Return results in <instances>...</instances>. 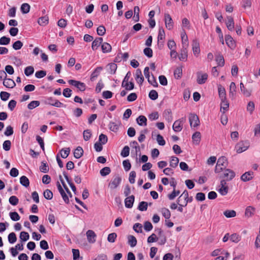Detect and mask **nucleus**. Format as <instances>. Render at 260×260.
Here are the masks:
<instances>
[{"mask_svg":"<svg viewBox=\"0 0 260 260\" xmlns=\"http://www.w3.org/2000/svg\"><path fill=\"white\" fill-rule=\"evenodd\" d=\"M183 125L180 121L176 120L173 125V129L175 132H179L182 129Z\"/></svg>","mask_w":260,"mask_h":260,"instance_id":"29","label":"nucleus"},{"mask_svg":"<svg viewBox=\"0 0 260 260\" xmlns=\"http://www.w3.org/2000/svg\"><path fill=\"white\" fill-rule=\"evenodd\" d=\"M20 9L23 14H27L29 12L30 6L27 3H24L21 5Z\"/></svg>","mask_w":260,"mask_h":260,"instance_id":"41","label":"nucleus"},{"mask_svg":"<svg viewBox=\"0 0 260 260\" xmlns=\"http://www.w3.org/2000/svg\"><path fill=\"white\" fill-rule=\"evenodd\" d=\"M102 50L103 53H108L111 51V46L108 43H103L101 45Z\"/></svg>","mask_w":260,"mask_h":260,"instance_id":"31","label":"nucleus"},{"mask_svg":"<svg viewBox=\"0 0 260 260\" xmlns=\"http://www.w3.org/2000/svg\"><path fill=\"white\" fill-rule=\"evenodd\" d=\"M253 177V173L252 171H248L244 173L241 177L242 181L246 182L251 180Z\"/></svg>","mask_w":260,"mask_h":260,"instance_id":"15","label":"nucleus"},{"mask_svg":"<svg viewBox=\"0 0 260 260\" xmlns=\"http://www.w3.org/2000/svg\"><path fill=\"white\" fill-rule=\"evenodd\" d=\"M249 146V145L247 142L241 141L236 144L235 149L237 153H240L246 151Z\"/></svg>","mask_w":260,"mask_h":260,"instance_id":"1","label":"nucleus"},{"mask_svg":"<svg viewBox=\"0 0 260 260\" xmlns=\"http://www.w3.org/2000/svg\"><path fill=\"white\" fill-rule=\"evenodd\" d=\"M218 91L219 98L220 100H225L226 99V93L224 87L220 85L218 87Z\"/></svg>","mask_w":260,"mask_h":260,"instance_id":"24","label":"nucleus"},{"mask_svg":"<svg viewBox=\"0 0 260 260\" xmlns=\"http://www.w3.org/2000/svg\"><path fill=\"white\" fill-rule=\"evenodd\" d=\"M20 183L23 186L27 187L29 185V181L25 176H22L20 178Z\"/></svg>","mask_w":260,"mask_h":260,"instance_id":"38","label":"nucleus"},{"mask_svg":"<svg viewBox=\"0 0 260 260\" xmlns=\"http://www.w3.org/2000/svg\"><path fill=\"white\" fill-rule=\"evenodd\" d=\"M119 125L120 123L118 124L114 122H110L109 124V128L111 131L116 132L119 128Z\"/></svg>","mask_w":260,"mask_h":260,"instance_id":"37","label":"nucleus"},{"mask_svg":"<svg viewBox=\"0 0 260 260\" xmlns=\"http://www.w3.org/2000/svg\"><path fill=\"white\" fill-rule=\"evenodd\" d=\"M216 61L219 66L223 67L224 64V59L222 55L219 54L217 56Z\"/></svg>","mask_w":260,"mask_h":260,"instance_id":"49","label":"nucleus"},{"mask_svg":"<svg viewBox=\"0 0 260 260\" xmlns=\"http://www.w3.org/2000/svg\"><path fill=\"white\" fill-rule=\"evenodd\" d=\"M121 182V178L118 176H115L109 183L108 187L111 189L116 188Z\"/></svg>","mask_w":260,"mask_h":260,"instance_id":"3","label":"nucleus"},{"mask_svg":"<svg viewBox=\"0 0 260 260\" xmlns=\"http://www.w3.org/2000/svg\"><path fill=\"white\" fill-rule=\"evenodd\" d=\"M69 83L72 86H75L81 91H84L86 89V85L84 83L75 80H70Z\"/></svg>","mask_w":260,"mask_h":260,"instance_id":"4","label":"nucleus"},{"mask_svg":"<svg viewBox=\"0 0 260 260\" xmlns=\"http://www.w3.org/2000/svg\"><path fill=\"white\" fill-rule=\"evenodd\" d=\"M192 141L196 145H198L201 141V133L199 132H195L192 136Z\"/></svg>","mask_w":260,"mask_h":260,"instance_id":"27","label":"nucleus"},{"mask_svg":"<svg viewBox=\"0 0 260 260\" xmlns=\"http://www.w3.org/2000/svg\"><path fill=\"white\" fill-rule=\"evenodd\" d=\"M11 142L10 140H6L4 142L3 144V149L5 151H9L11 149Z\"/></svg>","mask_w":260,"mask_h":260,"instance_id":"60","label":"nucleus"},{"mask_svg":"<svg viewBox=\"0 0 260 260\" xmlns=\"http://www.w3.org/2000/svg\"><path fill=\"white\" fill-rule=\"evenodd\" d=\"M187 48L182 47L180 52L178 55L179 59L180 61H186L187 60Z\"/></svg>","mask_w":260,"mask_h":260,"instance_id":"8","label":"nucleus"},{"mask_svg":"<svg viewBox=\"0 0 260 260\" xmlns=\"http://www.w3.org/2000/svg\"><path fill=\"white\" fill-rule=\"evenodd\" d=\"M181 37L182 40V47H188V37L184 31H182L181 34Z\"/></svg>","mask_w":260,"mask_h":260,"instance_id":"25","label":"nucleus"},{"mask_svg":"<svg viewBox=\"0 0 260 260\" xmlns=\"http://www.w3.org/2000/svg\"><path fill=\"white\" fill-rule=\"evenodd\" d=\"M34 72V69L32 66H28L25 68L24 74L26 76H29Z\"/></svg>","mask_w":260,"mask_h":260,"instance_id":"54","label":"nucleus"},{"mask_svg":"<svg viewBox=\"0 0 260 260\" xmlns=\"http://www.w3.org/2000/svg\"><path fill=\"white\" fill-rule=\"evenodd\" d=\"M49 22V18L47 16H44L40 17L38 20V23L41 26L46 25Z\"/></svg>","mask_w":260,"mask_h":260,"instance_id":"32","label":"nucleus"},{"mask_svg":"<svg viewBox=\"0 0 260 260\" xmlns=\"http://www.w3.org/2000/svg\"><path fill=\"white\" fill-rule=\"evenodd\" d=\"M102 70V67H97L91 75V80H93L94 78H96L100 75V73Z\"/></svg>","mask_w":260,"mask_h":260,"instance_id":"35","label":"nucleus"},{"mask_svg":"<svg viewBox=\"0 0 260 260\" xmlns=\"http://www.w3.org/2000/svg\"><path fill=\"white\" fill-rule=\"evenodd\" d=\"M226 25L228 29L230 31H233L234 29V21L233 18L231 16L227 17V21H226Z\"/></svg>","mask_w":260,"mask_h":260,"instance_id":"19","label":"nucleus"},{"mask_svg":"<svg viewBox=\"0 0 260 260\" xmlns=\"http://www.w3.org/2000/svg\"><path fill=\"white\" fill-rule=\"evenodd\" d=\"M111 172V169L109 167H106L100 170V174L102 176H106L109 175Z\"/></svg>","mask_w":260,"mask_h":260,"instance_id":"53","label":"nucleus"},{"mask_svg":"<svg viewBox=\"0 0 260 260\" xmlns=\"http://www.w3.org/2000/svg\"><path fill=\"white\" fill-rule=\"evenodd\" d=\"M87 239L88 241L90 243H94L96 240V235L92 230H88L86 232Z\"/></svg>","mask_w":260,"mask_h":260,"instance_id":"10","label":"nucleus"},{"mask_svg":"<svg viewBox=\"0 0 260 260\" xmlns=\"http://www.w3.org/2000/svg\"><path fill=\"white\" fill-rule=\"evenodd\" d=\"M107 68L108 71L110 74H114L117 70V66L116 63L112 62L108 64Z\"/></svg>","mask_w":260,"mask_h":260,"instance_id":"26","label":"nucleus"},{"mask_svg":"<svg viewBox=\"0 0 260 260\" xmlns=\"http://www.w3.org/2000/svg\"><path fill=\"white\" fill-rule=\"evenodd\" d=\"M129 154V148L127 146H124L121 152V155L123 157H125L128 156Z\"/></svg>","mask_w":260,"mask_h":260,"instance_id":"56","label":"nucleus"},{"mask_svg":"<svg viewBox=\"0 0 260 260\" xmlns=\"http://www.w3.org/2000/svg\"><path fill=\"white\" fill-rule=\"evenodd\" d=\"M192 46L194 55L198 56L200 52L199 43L197 40H193Z\"/></svg>","mask_w":260,"mask_h":260,"instance_id":"20","label":"nucleus"},{"mask_svg":"<svg viewBox=\"0 0 260 260\" xmlns=\"http://www.w3.org/2000/svg\"><path fill=\"white\" fill-rule=\"evenodd\" d=\"M182 74V69L181 67L177 68L174 72V75L176 79H179L181 78Z\"/></svg>","mask_w":260,"mask_h":260,"instance_id":"48","label":"nucleus"},{"mask_svg":"<svg viewBox=\"0 0 260 260\" xmlns=\"http://www.w3.org/2000/svg\"><path fill=\"white\" fill-rule=\"evenodd\" d=\"M135 79L137 82L141 85L144 81V77L142 74V72L140 69H137L135 73Z\"/></svg>","mask_w":260,"mask_h":260,"instance_id":"13","label":"nucleus"},{"mask_svg":"<svg viewBox=\"0 0 260 260\" xmlns=\"http://www.w3.org/2000/svg\"><path fill=\"white\" fill-rule=\"evenodd\" d=\"M165 38V32L164 29L161 27L159 29V32L158 35V44H159L160 41L163 40Z\"/></svg>","mask_w":260,"mask_h":260,"instance_id":"47","label":"nucleus"},{"mask_svg":"<svg viewBox=\"0 0 260 260\" xmlns=\"http://www.w3.org/2000/svg\"><path fill=\"white\" fill-rule=\"evenodd\" d=\"M236 86L234 82H231L230 86L229 95L230 96L234 97L236 94Z\"/></svg>","mask_w":260,"mask_h":260,"instance_id":"36","label":"nucleus"},{"mask_svg":"<svg viewBox=\"0 0 260 260\" xmlns=\"http://www.w3.org/2000/svg\"><path fill=\"white\" fill-rule=\"evenodd\" d=\"M96 31L99 36H102L106 33V28L103 25H100L97 28Z\"/></svg>","mask_w":260,"mask_h":260,"instance_id":"62","label":"nucleus"},{"mask_svg":"<svg viewBox=\"0 0 260 260\" xmlns=\"http://www.w3.org/2000/svg\"><path fill=\"white\" fill-rule=\"evenodd\" d=\"M224 215L227 218L234 217L236 215V212L234 210H226L223 212Z\"/></svg>","mask_w":260,"mask_h":260,"instance_id":"44","label":"nucleus"},{"mask_svg":"<svg viewBox=\"0 0 260 260\" xmlns=\"http://www.w3.org/2000/svg\"><path fill=\"white\" fill-rule=\"evenodd\" d=\"M83 154V150L80 146H78L74 152V156L76 158H80Z\"/></svg>","mask_w":260,"mask_h":260,"instance_id":"30","label":"nucleus"},{"mask_svg":"<svg viewBox=\"0 0 260 260\" xmlns=\"http://www.w3.org/2000/svg\"><path fill=\"white\" fill-rule=\"evenodd\" d=\"M147 207L148 203L146 202L142 201L139 203L138 209L141 211H144L147 210Z\"/></svg>","mask_w":260,"mask_h":260,"instance_id":"52","label":"nucleus"},{"mask_svg":"<svg viewBox=\"0 0 260 260\" xmlns=\"http://www.w3.org/2000/svg\"><path fill=\"white\" fill-rule=\"evenodd\" d=\"M165 21L166 28L171 30L173 27V21L169 14H165Z\"/></svg>","mask_w":260,"mask_h":260,"instance_id":"5","label":"nucleus"},{"mask_svg":"<svg viewBox=\"0 0 260 260\" xmlns=\"http://www.w3.org/2000/svg\"><path fill=\"white\" fill-rule=\"evenodd\" d=\"M43 194L44 198L47 200H51L53 198V193L49 189H46Z\"/></svg>","mask_w":260,"mask_h":260,"instance_id":"55","label":"nucleus"},{"mask_svg":"<svg viewBox=\"0 0 260 260\" xmlns=\"http://www.w3.org/2000/svg\"><path fill=\"white\" fill-rule=\"evenodd\" d=\"M11 219L13 221H18L20 219V217L16 212H12L10 213Z\"/></svg>","mask_w":260,"mask_h":260,"instance_id":"61","label":"nucleus"},{"mask_svg":"<svg viewBox=\"0 0 260 260\" xmlns=\"http://www.w3.org/2000/svg\"><path fill=\"white\" fill-rule=\"evenodd\" d=\"M225 41L226 45L231 49H234L236 47L235 41L230 35H226L225 37Z\"/></svg>","mask_w":260,"mask_h":260,"instance_id":"11","label":"nucleus"},{"mask_svg":"<svg viewBox=\"0 0 260 260\" xmlns=\"http://www.w3.org/2000/svg\"><path fill=\"white\" fill-rule=\"evenodd\" d=\"M149 98L152 100H155L158 98V93L155 90H151L149 93Z\"/></svg>","mask_w":260,"mask_h":260,"instance_id":"59","label":"nucleus"},{"mask_svg":"<svg viewBox=\"0 0 260 260\" xmlns=\"http://www.w3.org/2000/svg\"><path fill=\"white\" fill-rule=\"evenodd\" d=\"M180 193L179 190H176L175 188L173 189V192L169 194L168 197L169 200H174L177 196H178Z\"/></svg>","mask_w":260,"mask_h":260,"instance_id":"57","label":"nucleus"},{"mask_svg":"<svg viewBox=\"0 0 260 260\" xmlns=\"http://www.w3.org/2000/svg\"><path fill=\"white\" fill-rule=\"evenodd\" d=\"M158 236L159 237L157 240L158 241V243L160 245H164L167 241V239L162 230H159Z\"/></svg>","mask_w":260,"mask_h":260,"instance_id":"17","label":"nucleus"},{"mask_svg":"<svg viewBox=\"0 0 260 260\" xmlns=\"http://www.w3.org/2000/svg\"><path fill=\"white\" fill-rule=\"evenodd\" d=\"M135 15L133 19L135 22H138L139 20V12L140 9L138 6H135L134 8Z\"/></svg>","mask_w":260,"mask_h":260,"instance_id":"45","label":"nucleus"},{"mask_svg":"<svg viewBox=\"0 0 260 260\" xmlns=\"http://www.w3.org/2000/svg\"><path fill=\"white\" fill-rule=\"evenodd\" d=\"M255 209L252 206H248L245 210V215L247 217H251L254 215Z\"/></svg>","mask_w":260,"mask_h":260,"instance_id":"23","label":"nucleus"},{"mask_svg":"<svg viewBox=\"0 0 260 260\" xmlns=\"http://www.w3.org/2000/svg\"><path fill=\"white\" fill-rule=\"evenodd\" d=\"M121 86L127 90H131L134 88V84L132 82H122Z\"/></svg>","mask_w":260,"mask_h":260,"instance_id":"33","label":"nucleus"},{"mask_svg":"<svg viewBox=\"0 0 260 260\" xmlns=\"http://www.w3.org/2000/svg\"><path fill=\"white\" fill-rule=\"evenodd\" d=\"M189 121L191 127H196L200 124L199 117L194 113H190L189 114Z\"/></svg>","mask_w":260,"mask_h":260,"instance_id":"2","label":"nucleus"},{"mask_svg":"<svg viewBox=\"0 0 260 260\" xmlns=\"http://www.w3.org/2000/svg\"><path fill=\"white\" fill-rule=\"evenodd\" d=\"M241 237L236 233L231 235L230 238V240L234 243H238L241 240Z\"/></svg>","mask_w":260,"mask_h":260,"instance_id":"43","label":"nucleus"},{"mask_svg":"<svg viewBox=\"0 0 260 260\" xmlns=\"http://www.w3.org/2000/svg\"><path fill=\"white\" fill-rule=\"evenodd\" d=\"M207 73H202L201 72L197 73V82L199 84H203L206 82L208 78Z\"/></svg>","mask_w":260,"mask_h":260,"instance_id":"7","label":"nucleus"},{"mask_svg":"<svg viewBox=\"0 0 260 260\" xmlns=\"http://www.w3.org/2000/svg\"><path fill=\"white\" fill-rule=\"evenodd\" d=\"M235 176V172L230 169H225L223 172V177L227 181L232 180Z\"/></svg>","mask_w":260,"mask_h":260,"instance_id":"6","label":"nucleus"},{"mask_svg":"<svg viewBox=\"0 0 260 260\" xmlns=\"http://www.w3.org/2000/svg\"><path fill=\"white\" fill-rule=\"evenodd\" d=\"M102 38H96L92 43L91 48L93 50H95L102 44L103 42Z\"/></svg>","mask_w":260,"mask_h":260,"instance_id":"18","label":"nucleus"},{"mask_svg":"<svg viewBox=\"0 0 260 260\" xmlns=\"http://www.w3.org/2000/svg\"><path fill=\"white\" fill-rule=\"evenodd\" d=\"M179 159L175 156H172L170 162V166L173 168H175L178 164Z\"/></svg>","mask_w":260,"mask_h":260,"instance_id":"40","label":"nucleus"},{"mask_svg":"<svg viewBox=\"0 0 260 260\" xmlns=\"http://www.w3.org/2000/svg\"><path fill=\"white\" fill-rule=\"evenodd\" d=\"M128 244L132 247L137 245V241L136 238L132 235H129L127 237Z\"/></svg>","mask_w":260,"mask_h":260,"instance_id":"34","label":"nucleus"},{"mask_svg":"<svg viewBox=\"0 0 260 260\" xmlns=\"http://www.w3.org/2000/svg\"><path fill=\"white\" fill-rule=\"evenodd\" d=\"M40 105V102L38 101H32L27 105V108L29 110H32Z\"/></svg>","mask_w":260,"mask_h":260,"instance_id":"51","label":"nucleus"},{"mask_svg":"<svg viewBox=\"0 0 260 260\" xmlns=\"http://www.w3.org/2000/svg\"><path fill=\"white\" fill-rule=\"evenodd\" d=\"M229 103L226 99L225 100H221L220 103V111L224 114L225 112L229 110Z\"/></svg>","mask_w":260,"mask_h":260,"instance_id":"14","label":"nucleus"},{"mask_svg":"<svg viewBox=\"0 0 260 260\" xmlns=\"http://www.w3.org/2000/svg\"><path fill=\"white\" fill-rule=\"evenodd\" d=\"M163 116L168 122H171L173 119L172 111L170 109H167L163 113Z\"/></svg>","mask_w":260,"mask_h":260,"instance_id":"22","label":"nucleus"},{"mask_svg":"<svg viewBox=\"0 0 260 260\" xmlns=\"http://www.w3.org/2000/svg\"><path fill=\"white\" fill-rule=\"evenodd\" d=\"M3 85L7 88H12L16 86V83L12 79L6 78L4 80Z\"/></svg>","mask_w":260,"mask_h":260,"instance_id":"16","label":"nucleus"},{"mask_svg":"<svg viewBox=\"0 0 260 260\" xmlns=\"http://www.w3.org/2000/svg\"><path fill=\"white\" fill-rule=\"evenodd\" d=\"M56 185H57L58 190L60 194H61L63 201H64V202L66 203H69V199L68 196L67 195V194L66 193V192H64V190L62 188L61 185L60 184V183L58 181L57 182Z\"/></svg>","mask_w":260,"mask_h":260,"instance_id":"9","label":"nucleus"},{"mask_svg":"<svg viewBox=\"0 0 260 260\" xmlns=\"http://www.w3.org/2000/svg\"><path fill=\"white\" fill-rule=\"evenodd\" d=\"M135 201V197L132 195L129 197H127L124 201L125 206L127 208H131L133 207V204Z\"/></svg>","mask_w":260,"mask_h":260,"instance_id":"12","label":"nucleus"},{"mask_svg":"<svg viewBox=\"0 0 260 260\" xmlns=\"http://www.w3.org/2000/svg\"><path fill=\"white\" fill-rule=\"evenodd\" d=\"M8 240L10 243H14L17 240V237L16 234L12 232L9 234L8 235Z\"/></svg>","mask_w":260,"mask_h":260,"instance_id":"64","label":"nucleus"},{"mask_svg":"<svg viewBox=\"0 0 260 260\" xmlns=\"http://www.w3.org/2000/svg\"><path fill=\"white\" fill-rule=\"evenodd\" d=\"M148 82L149 84H151L154 87H157L158 83L153 75H152L151 77H150L147 79Z\"/></svg>","mask_w":260,"mask_h":260,"instance_id":"58","label":"nucleus"},{"mask_svg":"<svg viewBox=\"0 0 260 260\" xmlns=\"http://www.w3.org/2000/svg\"><path fill=\"white\" fill-rule=\"evenodd\" d=\"M9 201L12 205L16 206L18 204L19 200L17 197L12 196L9 198Z\"/></svg>","mask_w":260,"mask_h":260,"instance_id":"63","label":"nucleus"},{"mask_svg":"<svg viewBox=\"0 0 260 260\" xmlns=\"http://www.w3.org/2000/svg\"><path fill=\"white\" fill-rule=\"evenodd\" d=\"M29 238V235L28 233L26 232H21L20 234V239L22 242H25L28 240Z\"/></svg>","mask_w":260,"mask_h":260,"instance_id":"50","label":"nucleus"},{"mask_svg":"<svg viewBox=\"0 0 260 260\" xmlns=\"http://www.w3.org/2000/svg\"><path fill=\"white\" fill-rule=\"evenodd\" d=\"M217 164L218 166L225 168L228 165V159L225 156H221L218 159Z\"/></svg>","mask_w":260,"mask_h":260,"instance_id":"21","label":"nucleus"},{"mask_svg":"<svg viewBox=\"0 0 260 260\" xmlns=\"http://www.w3.org/2000/svg\"><path fill=\"white\" fill-rule=\"evenodd\" d=\"M161 212L163 216L166 219H168L170 218L171 214L169 210L166 208H163L161 209Z\"/></svg>","mask_w":260,"mask_h":260,"instance_id":"39","label":"nucleus"},{"mask_svg":"<svg viewBox=\"0 0 260 260\" xmlns=\"http://www.w3.org/2000/svg\"><path fill=\"white\" fill-rule=\"evenodd\" d=\"M137 123L140 125L146 126L147 125V118L143 115L139 116L136 119Z\"/></svg>","mask_w":260,"mask_h":260,"instance_id":"28","label":"nucleus"},{"mask_svg":"<svg viewBox=\"0 0 260 260\" xmlns=\"http://www.w3.org/2000/svg\"><path fill=\"white\" fill-rule=\"evenodd\" d=\"M240 88L242 92L243 93L244 95H245L247 97L249 96L250 95V92L247 89H246L244 85V84L242 82H241L240 84Z\"/></svg>","mask_w":260,"mask_h":260,"instance_id":"42","label":"nucleus"},{"mask_svg":"<svg viewBox=\"0 0 260 260\" xmlns=\"http://www.w3.org/2000/svg\"><path fill=\"white\" fill-rule=\"evenodd\" d=\"M70 152V148H62L60 151L61 156L63 158H67L69 156Z\"/></svg>","mask_w":260,"mask_h":260,"instance_id":"46","label":"nucleus"}]
</instances>
